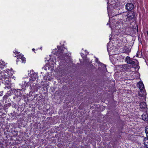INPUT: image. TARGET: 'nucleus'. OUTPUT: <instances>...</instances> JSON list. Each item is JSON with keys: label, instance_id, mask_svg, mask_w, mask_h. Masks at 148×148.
I'll return each mask as SVG.
<instances>
[{"label": "nucleus", "instance_id": "0eeeda50", "mask_svg": "<svg viewBox=\"0 0 148 148\" xmlns=\"http://www.w3.org/2000/svg\"><path fill=\"white\" fill-rule=\"evenodd\" d=\"M59 70L62 72H64V62L62 63V61H60L59 63Z\"/></svg>", "mask_w": 148, "mask_h": 148}, {"label": "nucleus", "instance_id": "9b49d317", "mask_svg": "<svg viewBox=\"0 0 148 148\" xmlns=\"http://www.w3.org/2000/svg\"><path fill=\"white\" fill-rule=\"evenodd\" d=\"M140 108H142L145 109L147 108V105L145 102H141L139 104Z\"/></svg>", "mask_w": 148, "mask_h": 148}, {"label": "nucleus", "instance_id": "6e6552de", "mask_svg": "<svg viewBox=\"0 0 148 148\" xmlns=\"http://www.w3.org/2000/svg\"><path fill=\"white\" fill-rule=\"evenodd\" d=\"M10 71V74L9 73V76L10 77V79L11 77L13 79H15V77L14 76H12L13 74L14 73V71H13V69H11L10 70H8V72Z\"/></svg>", "mask_w": 148, "mask_h": 148}, {"label": "nucleus", "instance_id": "7ed1b4c3", "mask_svg": "<svg viewBox=\"0 0 148 148\" xmlns=\"http://www.w3.org/2000/svg\"><path fill=\"white\" fill-rule=\"evenodd\" d=\"M135 16L134 12H126L122 14L123 19L125 22H130L134 18Z\"/></svg>", "mask_w": 148, "mask_h": 148}, {"label": "nucleus", "instance_id": "f8f14e48", "mask_svg": "<svg viewBox=\"0 0 148 148\" xmlns=\"http://www.w3.org/2000/svg\"><path fill=\"white\" fill-rule=\"evenodd\" d=\"M55 64V63H53V62H51L49 63V65L48 67L49 69L51 70H52L54 69V65Z\"/></svg>", "mask_w": 148, "mask_h": 148}, {"label": "nucleus", "instance_id": "a211bd4d", "mask_svg": "<svg viewBox=\"0 0 148 148\" xmlns=\"http://www.w3.org/2000/svg\"><path fill=\"white\" fill-rule=\"evenodd\" d=\"M20 90H21L20 89H18L17 90V92L19 93V94L17 93V95H18L19 96H21L22 95V94L21 93V92H20Z\"/></svg>", "mask_w": 148, "mask_h": 148}, {"label": "nucleus", "instance_id": "39448f33", "mask_svg": "<svg viewBox=\"0 0 148 148\" xmlns=\"http://www.w3.org/2000/svg\"><path fill=\"white\" fill-rule=\"evenodd\" d=\"M27 80H24V81H23L22 83L21 84V88L23 90H25L26 87L29 86V82L28 81L29 80L27 79Z\"/></svg>", "mask_w": 148, "mask_h": 148}, {"label": "nucleus", "instance_id": "f3484780", "mask_svg": "<svg viewBox=\"0 0 148 148\" xmlns=\"http://www.w3.org/2000/svg\"><path fill=\"white\" fill-rule=\"evenodd\" d=\"M145 132L146 133L147 136L148 138V127L147 126L145 128Z\"/></svg>", "mask_w": 148, "mask_h": 148}, {"label": "nucleus", "instance_id": "b1692460", "mask_svg": "<svg viewBox=\"0 0 148 148\" xmlns=\"http://www.w3.org/2000/svg\"><path fill=\"white\" fill-rule=\"evenodd\" d=\"M3 95V91H2L0 92V96H2Z\"/></svg>", "mask_w": 148, "mask_h": 148}, {"label": "nucleus", "instance_id": "9d476101", "mask_svg": "<svg viewBox=\"0 0 148 148\" xmlns=\"http://www.w3.org/2000/svg\"><path fill=\"white\" fill-rule=\"evenodd\" d=\"M144 142L145 146L146 148H148V138L145 137Z\"/></svg>", "mask_w": 148, "mask_h": 148}, {"label": "nucleus", "instance_id": "1a4fd4ad", "mask_svg": "<svg viewBox=\"0 0 148 148\" xmlns=\"http://www.w3.org/2000/svg\"><path fill=\"white\" fill-rule=\"evenodd\" d=\"M138 86L140 90H143L144 88V85L142 82H139L138 83Z\"/></svg>", "mask_w": 148, "mask_h": 148}, {"label": "nucleus", "instance_id": "bb28decb", "mask_svg": "<svg viewBox=\"0 0 148 148\" xmlns=\"http://www.w3.org/2000/svg\"><path fill=\"white\" fill-rule=\"evenodd\" d=\"M49 60L51 62H53V59L50 58V59H49Z\"/></svg>", "mask_w": 148, "mask_h": 148}, {"label": "nucleus", "instance_id": "423d86ee", "mask_svg": "<svg viewBox=\"0 0 148 148\" xmlns=\"http://www.w3.org/2000/svg\"><path fill=\"white\" fill-rule=\"evenodd\" d=\"M134 5L132 3H128L125 5V8L128 11L132 10L134 8Z\"/></svg>", "mask_w": 148, "mask_h": 148}, {"label": "nucleus", "instance_id": "412c9836", "mask_svg": "<svg viewBox=\"0 0 148 148\" xmlns=\"http://www.w3.org/2000/svg\"><path fill=\"white\" fill-rule=\"evenodd\" d=\"M21 60L22 63H25V59L23 57H21Z\"/></svg>", "mask_w": 148, "mask_h": 148}, {"label": "nucleus", "instance_id": "dca6fc26", "mask_svg": "<svg viewBox=\"0 0 148 148\" xmlns=\"http://www.w3.org/2000/svg\"><path fill=\"white\" fill-rule=\"evenodd\" d=\"M96 62H97L99 64H102L103 66H104V67H105L106 68V65H105L103 64H102L98 60L97 58V59L95 60Z\"/></svg>", "mask_w": 148, "mask_h": 148}, {"label": "nucleus", "instance_id": "f03ea898", "mask_svg": "<svg viewBox=\"0 0 148 148\" xmlns=\"http://www.w3.org/2000/svg\"><path fill=\"white\" fill-rule=\"evenodd\" d=\"M60 44L61 46H57V48H55L52 51V53L56 55L58 59L63 60L64 58V48L62 44L60 43Z\"/></svg>", "mask_w": 148, "mask_h": 148}, {"label": "nucleus", "instance_id": "2eb2a0df", "mask_svg": "<svg viewBox=\"0 0 148 148\" xmlns=\"http://www.w3.org/2000/svg\"><path fill=\"white\" fill-rule=\"evenodd\" d=\"M23 56L22 55H21V54H20L18 56H17V60H16V62H18V61H21L20 60L21 58V57H23Z\"/></svg>", "mask_w": 148, "mask_h": 148}, {"label": "nucleus", "instance_id": "f257e3e1", "mask_svg": "<svg viewBox=\"0 0 148 148\" xmlns=\"http://www.w3.org/2000/svg\"><path fill=\"white\" fill-rule=\"evenodd\" d=\"M9 75L8 69L3 71L0 73V79L4 82V84L5 85L4 88L5 89H10L11 86L10 83L11 80L10 78Z\"/></svg>", "mask_w": 148, "mask_h": 148}, {"label": "nucleus", "instance_id": "5701e85b", "mask_svg": "<svg viewBox=\"0 0 148 148\" xmlns=\"http://www.w3.org/2000/svg\"><path fill=\"white\" fill-rule=\"evenodd\" d=\"M7 97H8V95H5L3 97V99H6L7 98Z\"/></svg>", "mask_w": 148, "mask_h": 148}, {"label": "nucleus", "instance_id": "c756f323", "mask_svg": "<svg viewBox=\"0 0 148 148\" xmlns=\"http://www.w3.org/2000/svg\"><path fill=\"white\" fill-rule=\"evenodd\" d=\"M32 50L33 51V50H34V49H33Z\"/></svg>", "mask_w": 148, "mask_h": 148}, {"label": "nucleus", "instance_id": "2f4dec72", "mask_svg": "<svg viewBox=\"0 0 148 148\" xmlns=\"http://www.w3.org/2000/svg\"><path fill=\"white\" fill-rule=\"evenodd\" d=\"M90 64H91V63H92V62H90Z\"/></svg>", "mask_w": 148, "mask_h": 148}, {"label": "nucleus", "instance_id": "393cba45", "mask_svg": "<svg viewBox=\"0 0 148 148\" xmlns=\"http://www.w3.org/2000/svg\"><path fill=\"white\" fill-rule=\"evenodd\" d=\"M128 65L127 64H124V65H123V68H124V67H127V66Z\"/></svg>", "mask_w": 148, "mask_h": 148}, {"label": "nucleus", "instance_id": "a878e982", "mask_svg": "<svg viewBox=\"0 0 148 148\" xmlns=\"http://www.w3.org/2000/svg\"><path fill=\"white\" fill-rule=\"evenodd\" d=\"M14 53H15L17 54L18 53V52L17 51H16V50L14 52Z\"/></svg>", "mask_w": 148, "mask_h": 148}, {"label": "nucleus", "instance_id": "aec40b11", "mask_svg": "<svg viewBox=\"0 0 148 148\" xmlns=\"http://www.w3.org/2000/svg\"><path fill=\"white\" fill-rule=\"evenodd\" d=\"M131 60L130 57L129 56H127L125 58V60L126 61L127 63H128V62H129Z\"/></svg>", "mask_w": 148, "mask_h": 148}, {"label": "nucleus", "instance_id": "cd10ccee", "mask_svg": "<svg viewBox=\"0 0 148 148\" xmlns=\"http://www.w3.org/2000/svg\"><path fill=\"white\" fill-rule=\"evenodd\" d=\"M81 56H82V55H83V53H81Z\"/></svg>", "mask_w": 148, "mask_h": 148}, {"label": "nucleus", "instance_id": "ddd939ff", "mask_svg": "<svg viewBox=\"0 0 148 148\" xmlns=\"http://www.w3.org/2000/svg\"><path fill=\"white\" fill-rule=\"evenodd\" d=\"M6 64L7 63H6L5 62L2 60H1L0 61V68H3L5 66Z\"/></svg>", "mask_w": 148, "mask_h": 148}, {"label": "nucleus", "instance_id": "4be33fe9", "mask_svg": "<svg viewBox=\"0 0 148 148\" xmlns=\"http://www.w3.org/2000/svg\"><path fill=\"white\" fill-rule=\"evenodd\" d=\"M71 54L69 53H65V57L67 56L69 57V58L70 59V56Z\"/></svg>", "mask_w": 148, "mask_h": 148}, {"label": "nucleus", "instance_id": "c85d7f7f", "mask_svg": "<svg viewBox=\"0 0 148 148\" xmlns=\"http://www.w3.org/2000/svg\"><path fill=\"white\" fill-rule=\"evenodd\" d=\"M55 60L56 61H56H58V60H56V58L55 59Z\"/></svg>", "mask_w": 148, "mask_h": 148}, {"label": "nucleus", "instance_id": "7c9ffc66", "mask_svg": "<svg viewBox=\"0 0 148 148\" xmlns=\"http://www.w3.org/2000/svg\"><path fill=\"white\" fill-rule=\"evenodd\" d=\"M123 25L125 26V25Z\"/></svg>", "mask_w": 148, "mask_h": 148}, {"label": "nucleus", "instance_id": "4468645a", "mask_svg": "<svg viewBox=\"0 0 148 148\" xmlns=\"http://www.w3.org/2000/svg\"><path fill=\"white\" fill-rule=\"evenodd\" d=\"M142 118L143 120L144 121H147V116L145 114H143L142 116Z\"/></svg>", "mask_w": 148, "mask_h": 148}, {"label": "nucleus", "instance_id": "6ab92c4d", "mask_svg": "<svg viewBox=\"0 0 148 148\" xmlns=\"http://www.w3.org/2000/svg\"><path fill=\"white\" fill-rule=\"evenodd\" d=\"M128 64H129L132 65H133L135 64V62L131 60L129 62H128Z\"/></svg>", "mask_w": 148, "mask_h": 148}, {"label": "nucleus", "instance_id": "20e7f679", "mask_svg": "<svg viewBox=\"0 0 148 148\" xmlns=\"http://www.w3.org/2000/svg\"><path fill=\"white\" fill-rule=\"evenodd\" d=\"M28 75L29 76L30 78L28 79V78H27L26 79L29 81V84L31 85V84L33 83L36 80L37 77V74L34 72L33 71L31 70L29 73ZM25 78L26 79V78Z\"/></svg>", "mask_w": 148, "mask_h": 148}]
</instances>
